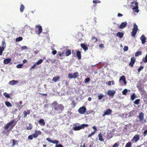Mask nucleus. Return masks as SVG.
<instances>
[{"label":"nucleus","instance_id":"22","mask_svg":"<svg viewBox=\"0 0 147 147\" xmlns=\"http://www.w3.org/2000/svg\"><path fill=\"white\" fill-rule=\"evenodd\" d=\"M98 140L101 142L103 141L104 139L103 138V136L102 134L101 133H99L98 135Z\"/></svg>","mask_w":147,"mask_h":147},{"label":"nucleus","instance_id":"42","mask_svg":"<svg viewBox=\"0 0 147 147\" xmlns=\"http://www.w3.org/2000/svg\"><path fill=\"white\" fill-rule=\"evenodd\" d=\"M107 136L109 139H110L113 137V136L111 133H107Z\"/></svg>","mask_w":147,"mask_h":147},{"label":"nucleus","instance_id":"3","mask_svg":"<svg viewBox=\"0 0 147 147\" xmlns=\"http://www.w3.org/2000/svg\"><path fill=\"white\" fill-rule=\"evenodd\" d=\"M88 126V125L87 124H84L80 125L79 123H76L74 125V127L72 129L74 131H78L83 129L85 127H87Z\"/></svg>","mask_w":147,"mask_h":147},{"label":"nucleus","instance_id":"25","mask_svg":"<svg viewBox=\"0 0 147 147\" xmlns=\"http://www.w3.org/2000/svg\"><path fill=\"white\" fill-rule=\"evenodd\" d=\"M60 77L59 76H56L54 77L53 79V80L55 82H56L59 79Z\"/></svg>","mask_w":147,"mask_h":147},{"label":"nucleus","instance_id":"21","mask_svg":"<svg viewBox=\"0 0 147 147\" xmlns=\"http://www.w3.org/2000/svg\"><path fill=\"white\" fill-rule=\"evenodd\" d=\"M76 55L79 59L80 60L81 59V53L80 51H77L76 52Z\"/></svg>","mask_w":147,"mask_h":147},{"label":"nucleus","instance_id":"45","mask_svg":"<svg viewBox=\"0 0 147 147\" xmlns=\"http://www.w3.org/2000/svg\"><path fill=\"white\" fill-rule=\"evenodd\" d=\"M144 68V67L143 66H140V67L138 69V71L139 73L141 70H142Z\"/></svg>","mask_w":147,"mask_h":147},{"label":"nucleus","instance_id":"19","mask_svg":"<svg viewBox=\"0 0 147 147\" xmlns=\"http://www.w3.org/2000/svg\"><path fill=\"white\" fill-rule=\"evenodd\" d=\"M11 61V58H8L5 59L3 60V63L5 64L9 63Z\"/></svg>","mask_w":147,"mask_h":147},{"label":"nucleus","instance_id":"61","mask_svg":"<svg viewBox=\"0 0 147 147\" xmlns=\"http://www.w3.org/2000/svg\"><path fill=\"white\" fill-rule=\"evenodd\" d=\"M36 65H37V64H36V63H35L33 66H32L31 68L30 69H34L35 68V67L36 66Z\"/></svg>","mask_w":147,"mask_h":147},{"label":"nucleus","instance_id":"46","mask_svg":"<svg viewBox=\"0 0 147 147\" xmlns=\"http://www.w3.org/2000/svg\"><path fill=\"white\" fill-rule=\"evenodd\" d=\"M93 112V111L92 110H90L88 111H86V115L90 114L92 113Z\"/></svg>","mask_w":147,"mask_h":147},{"label":"nucleus","instance_id":"2","mask_svg":"<svg viewBox=\"0 0 147 147\" xmlns=\"http://www.w3.org/2000/svg\"><path fill=\"white\" fill-rule=\"evenodd\" d=\"M16 124L15 119L12 120L11 121L5 125L3 128L5 130H7V132L8 131L9 133L11 130L13 128Z\"/></svg>","mask_w":147,"mask_h":147},{"label":"nucleus","instance_id":"9","mask_svg":"<svg viewBox=\"0 0 147 147\" xmlns=\"http://www.w3.org/2000/svg\"><path fill=\"white\" fill-rule=\"evenodd\" d=\"M136 61V58L134 57H131V59L130 62L129 64V66L132 67Z\"/></svg>","mask_w":147,"mask_h":147},{"label":"nucleus","instance_id":"18","mask_svg":"<svg viewBox=\"0 0 147 147\" xmlns=\"http://www.w3.org/2000/svg\"><path fill=\"white\" fill-rule=\"evenodd\" d=\"M80 46L85 51L87 50L88 49L87 46L84 44L81 43L80 44Z\"/></svg>","mask_w":147,"mask_h":147},{"label":"nucleus","instance_id":"40","mask_svg":"<svg viewBox=\"0 0 147 147\" xmlns=\"http://www.w3.org/2000/svg\"><path fill=\"white\" fill-rule=\"evenodd\" d=\"M127 89H124L123 91L122 92V94L123 95H126V94L127 93Z\"/></svg>","mask_w":147,"mask_h":147},{"label":"nucleus","instance_id":"34","mask_svg":"<svg viewBox=\"0 0 147 147\" xmlns=\"http://www.w3.org/2000/svg\"><path fill=\"white\" fill-rule=\"evenodd\" d=\"M136 98V96L134 93L131 96V99L132 100H133L135 98Z\"/></svg>","mask_w":147,"mask_h":147},{"label":"nucleus","instance_id":"52","mask_svg":"<svg viewBox=\"0 0 147 147\" xmlns=\"http://www.w3.org/2000/svg\"><path fill=\"white\" fill-rule=\"evenodd\" d=\"M93 2L94 3H100V1L98 0H95L93 1Z\"/></svg>","mask_w":147,"mask_h":147},{"label":"nucleus","instance_id":"6","mask_svg":"<svg viewBox=\"0 0 147 147\" xmlns=\"http://www.w3.org/2000/svg\"><path fill=\"white\" fill-rule=\"evenodd\" d=\"M144 114L143 112H142L140 113L138 116L140 121L142 123H143V121H145V120H144Z\"/></svg>","mask_w":147,"mask_h":147},{"label":"nucleus","instance_id":"36","mask_svg":"<svg viewBox=\"0 0 147 147\" xmlns=\"http://www.w3.org/2000/svg\"><path fill=\"white\" fill-rule=\"evenodd\" d=\"M43 60L41 59L40 60H39L38 61L36 62V64H37V65H39V64H41L43 62Z\"/></svg>","mask_w":147,"mask_h":147},{"label":"nucleus","instance_id":"50","mask_svg":"<svg viewBox=\"0 0 147 147\" xmlns=\"http://www.w3.org/2000/svg\"><path fill=\"white\" fill-rule=\"evenodd\" d=\"M23 65L22 64H19L17 65L16 67L18 68H22V67Z\"/></svg>","mask_w":147,"mask_h":147},{"label":"nucleus","instance_id":"5","mask_svg":"<svg viewBox=\"0 0 147 147\" xmlns=\"http://www.w3.org/2000/svg\"><path fill=\"white\" fill-rule=\"evenodd\" d=\"M79 76L78 73L76 72L74 74H69L68 75V77L70 79L76 78Z\"/></svg>","mask_w":147,"mask_h":147},{"label":"nucleus","instance_id":"13","mask_svg":"<svg viewBox=\"0 0 147 147\" xmlns=\"http://www.w3.org/2000/svg\"><path fill=\"white\" fill-rule=\"evenodd\" d=\"M36 28L38 29L37 30L38 31L37 34H40L42 32V30L41 26L39 25H36Z\"/></svg>","mask_w":147,"mask_h":147},{"label":"nucleus","instance_id":"32","mask_svg":"<svg viewBox=\"0 0 147 147\" xmlns=\"http://www.w3.org/2000/svg\"><path fill=\"white\" fill-rule=\"evenodd\" d=\"M24 5L22 4L20 6V10L21 12H23L24 10Z\"/></svg>","mask_w":147,"mask_h":147},{"label":"nucleus","instance_id":"62","mask_svg":"<svg viewBox=\"0 0 147 147\" xmlns=\"http://www.w3.org/2000/svg\"><path fill=\"white\" fill-rule=\"evenodd\" d=\"M46 140H47L49 142L51 143L52 140L51 139L49 138H47L46 139Z\"/></svg>","mask_w":147,"mask_h":147},{"label":"nucleus","instance_id":"8","mask_svg":"<svg viewBox=\"0 0 147 147\" xmlns=\"http://www.w3.org/2000/svg\"><path fill=\"white\" fill-rule=\"evenodd\" d=\"M115 93L116 91L115 90H109L107 91V94L111 98H113Z\"/></svg>","mask_w":147,"mask_h":147},{"label":"nucleus","instance_id":"44","mask_svg":"<svg viewBox=\"0 0 147 147\" xmlns=\"http://www.w3.org/2000/svg\"><path fill=\"white\" fill-rule=\"evenodd\" d=\"M119 146V144L118 142H116L112 146V147H118Z\"/></svg>","mask_w":147,"mask_h":147},{"label":"nucleus","instance_id":"20","mask_svg":"<svg viewBox=\"0 0 147 147\" xmlns=\"http://www.w3.org/2000/svg\"><path fill=\"white\" fill-rule=\"evenodd\" d=\"M38 123L41 125L44 126L45 124L44 119H40Z\"/></svg>","mask_w":147,"mask_h":147},{"label":"nucleus","instance_id":"1","mask_svg":"<svg viewBox=\"0 0 147 147\" xmlns=\"http://www.w3.org/2000/svg\"><path fill=\"white\" fill-rule=\"evenodd\" d=\"M51 107L56 112L60 113L64 109V106L63 105L59 104L56 101H55L51 103Z\"/></svg>","mask_w":147,"mask_h":147},{"label":"nucleus","instance_id":"55","mask_svg":"<svg viewBox=\"0 0 147 147\" xmlns=\"http://www.w3.org/2000/svg\"><path fill=\"white\" fill-rule=\"evenodd\" d=\"M12 146L13 147L16 144V141L14 139L12 140Z\"/></svg>","mask_w":147,"mask_h":147},{"label":"nucleus","instance_id":"49","mask_svg":"<svg viewBox=\"0 0 147 147\" xmlns=\"http://www.w3.org/2000/svg\"><path fill=\"white\" fill-rule=\"evenodd\" d=\"M27 48H28L26 46H22L21 47V50L22 51H23V50H25L26 49H27Z\"/></svg>","mask_w":147,"mask_h":147},{"label":"nucleus","instance_id":"7","mask_svg":"<svg viewBox=\"0 0 147 147\" xmlns=\"http://www.w3.org/2000/svg\"><path fill=\"white\" fill-rule=\"evenodd\" d=\"M86 111V108L84 106L80 107L78 110L79 113L81 114H83L85 113Z\"/></svg>","mask_w":147,"mask_h":147},{"label":"nucleus","instance_id":"28","mask_svg":"<svg viewBox=\"0 0 147 147\" xmlns=\"http://www.w3.org/2000/svg\"><path fill=\"white\" fill-rule=\"evenodd\" d=\"M91 40L93 43H96L98 41V39L97 38L95 37H92Z\"/></svg>","mask_w":147,"mask_h":147},{"label":"nucleus","instance_id":"11","mask_svg":"<svg viewBox=\"0 0 147 147\" xmlns=\"http://www.w3.org/2000/svg\"><path fill=\"white\" fill-rule=\"evenodd\" d=\"M119 82H122L125 85H126L127 82L126 80L125 76L124 75H123L121 76L119 78Z\"/></svg>","mask_w":147,"mask_h":147},{"label":"nucleus","instance_id":"17","mask_svg":"<svg viewBox=\"0 0 147 147\" xmlns=\"http://www.w3.org/2000/svg\"><path fill=\"white\" fill-rule=\"evenodd\" d=\"M18 82L17 80H12L10 81L9 83V84L11 85H14L15 84H17Z\"/></svg>","mask_w":147,"mask_h":147},{"label":"nucleus","instance_id":"26","mask_svg":"<svg viewBox=\"0 0 147 147\" xmlns=\"http://www.w3.org/2000/svg\"><path fill=\"white\" fill-rule=\"evenodd\" d=\"M65 53L66 56H68L71 54V52L70 50H67L66 51Z\"/></svg>","mask_w":147,"mask_h":147},{"label":"nucleus","instance_id":"16","mask_svg":"<svg viewBox=\"0 0 147 147\" xmlns=\"http://www.w3.org/2000/svg\"><path fill=\"white\" fill-rule=\"evenodd\" d=\"M127 24L126 22H122L120 26L119 27L120 29H123L125 28Z\"/></svg>","mask_w":147,"mask_h":147},{"label":"nucleus","instance_id":"59","mask_svg":"<svg viewBox=\"0 0 147 147\" xmlns=\"http://www.w3.org/2000/svg\"><path fill=\"white\" fill-rule=\"evenodd\" d=\"M147 135V129L143 133V135L145 136Z\"/></svg>","mask_w":147,"mask_h":147},{"label":"nucleus","instance_id":"58","mask_svg":"<svg viewBox=\"0 0 147 147\" xmlns=\"http://www.w3.org/2000/svg\"><path fill=\"white\" fill-rule=\"evenodd\" d=\"M33 136L32 135H30L28 136V139L30 140H32L33 139Z\"/></svg>","mask_w":147,"mask_h":147},{"label":"nucleus","instance_id":"48","mask_svg":"<svg viewBox=\"0 0 147 147\" xmlns=\"http://www.w3.org/2000/svg\"><path fill=\"white\" fill-rule=\"evenodd\" d=\"M90 80V79L89 78H88L85 79L84 81L85 83H87L89 82Z\"/></svg>","mask_w":147,"mask_h":147},{"label":"nucleus","instance_id":"15","mask_svg":"<svg viewBox=\"0 0 147 147\" xmlns=\"http://www.w3.org/2000/svg\"><path fill=\"white\" fill-rule=\"evenodd\" d=\"M41 134V132L40 131H36L35 133L33 134L32 135L33 138H35L37 137L38 135H40Z\"/></svg>","mask_w":147,"mask_h":147},{"label":"nucleus","instance_id":"29","mask_svg":"<svg viewBox=\"0 0 147 147\" xmlns=\"http://www.w3.org/2000/svg\"><path fill=\"white\" fill-rule=\"evenodd\" d=\"M1 47H3L4 48H6V44L5 42V41L4 40H2V41L1 43Z\"/></svg>","mask_w":147,"mask_h":147},{"label":"nucleus","instance_id":"27","mask_svg":"<svg viewBox=\"0 0 147 147\" xmlns=\"http://www.w3.org/2000/svg\"><path fill=\"white\" fill-rule=\"evenodd\" d=\"M137 87L140 91H143L144 90V87L141 86L140 85H137Z\"/></svg>","mask_w":147,"mask_h":147},{"label":"nucleus","instance_id":"64","mask_svg":"<svg viewBox=\"0 0 147 147\" xmlns=\"http://www.w3.org/2000/svg\"><path fill=\"white\" fill-rule=\"evenodd\" d=\"M92 128L94 130L93 131V132H95V133H96V131L97 130L95 126H94L92 127Z\"/></svg>","mask_w":147,"mask_h":147},{"label":"nucleus","instance_id":"63","mask_svg":"<svg viewBox=\"0 0 147 147\" xmlns=\"http://www.w3.org/2000/svg\"><path fill=\"white\" fill-rule=\"evenodd\" d=\"M55 147H63V146L61 144L56 145Z\"/></svg>","mask_w":147,"mask_h":147},{"label":"nucleus","instance_id":"51","mask_svg":"<svg viewBox=\"0 0 147 147\" xmlns=\"http://www.w3.org/2000/svg\"><path fill=\"white\" fill-rule=\"evenodd\" d=\"M95 132H91V133L89 134L88 135V138H90L91 137V136H92V135H94L95 134Z\"/></svg>","mask_w":147,"mask_h":147},{"label":"nucleus","instance_id":"41","mask_svg":"<svg viewBox=\"0 0 147 147\" xmlns=\"http://www.w3.org/2000/svg\"><path fill=\"white\" fill-rule=\"evenodd\" d=\"M140 101V99H137L135 101L134 103L136 105H138L139 104Z\"/></svg>","mask_w":147,"mask_h":147},{"label":"nucleus","instance_id":"35","mask_svg":"<svg viewBox=\"0 0 147 147\" xmlns=\"http://www.w3.org/2000/svg\"><path fill=\"white\" fill-rule=\"evenodd\" d=\"M23 40V38L22 37H19L16 39V41L17 42H20Z\"/></svg>","mask_w":147,"mask_h":147},{"label":"nucleus","instance_id":"31","mask_svg":"<svg viewBox=\"0 0 147 147\" xmlns=\"http://www.w3.org/2000/svg\"><path fill=\"white\" fill-rule=\"evenodd\" d=\"M142 54V52L141 51H138L136 53L135 55V57H138L141 55Z\"/></svg>","mask_w":147,"mask_h":147},{"label":"nucleus","instance_id":"37","mask_svg":"<svg viewBox=\"0 0 147 147\" xmlns=\"http://www.w3.org/2000/svg\"><path fill=\"white\" fill-rule=\"evenodd\" d=\"M29 126L26 127V129L27 130H31L32 128V126L30 123H29Z\"/></svg>","mask_w":147,"mask_h":147},{"label":"nucleus","instance_id":"60","mask_svg":"<svg viewBox=\"0 0 147 147\" xmlns=\"http://www.w3.org/2000/svg\"><path fill=\"white\" fill-rule=\"evenodd\" d=\"M52 53L53 55H55L57 53V51L55 50H54L53 51H52Z\"/></svg>","mask_w":147,"mask_h":147},{"label":"nucleus","instance_id":"4","mask_svg":"<svg viewBox=\"0 0 147 147\" xmlns=\"http://www.w3.org/2000/svg\"><path fill=\"white\" fill-rule=\"evenodd\" d=\"M138 30V26L136 24H135L134 25V28L132 30V31L131 33V35L132 36L134 37L135 36Z\"/></svg>","mask_w":147,"mask_h":147},{"label":"nucleus","instance_id":"57","mask_svg":"<svg viewBox=\"0 0 147 147\" xmlns=\"http://www.w3.org/2000/svg\"><path fill=\"white\" fill-rule=\"evenodd\" d=\"M23 113H24V117H25V118L26 117H27V112L26 111H24L23 112Z\"/></svg>","mask_w":147,"mask_h":147},{"label":"nucleus","instance_id":"43","mask_svg":"<svg viewBox=\"0 0 147 147\" xmlns=\"http://www.w3.org/2000/svg\"><path fill=\"white\" fill-rule=\"evenodd\" d=\"M103 97H104L103 95L102 94H100L98 96V99L99 100H101Z\"/></svg>","mask_w":147,"mask_h":147},{"label":"nucleus","instance_id":"30","mask_svg":"<svg viewBox=\"0 0 147 147\" xmlns=\"http://www.w3.org/2000/svg\"><path fill=\"white\" fill-rule=\"evenodd\" d=\"M5 103L7 107H12V105L9 102L6 101Z\"/></svg>","mask_w":147,"mask_h":147},{"label":"nucleus","instance_id":"24","mask_svg":"<svg viewBox=\"0 0 147 147\" xmlns=\"http://www.w3.org/2000/svg\"><path fill=\"white\" fill-rule=\"evenodd\" d=\"M133 10L134 12L138 13L139 11L138 9V7H135L133 8Z\"/></svg>","mask_w":147,"mask_h":147},{"label":"nucleus","instance_id":"14","mask_svg":"<svg viewBox=\"0 0 147 147\" xmlns=\"http://www.w3.org/2000/svg\"><path fill=\"white\" fill-rule=\"evenodd\" d=\"M140 39L141 40L142 44H144L146 42V38L144 35H142L140 37Z\"/></svg>","mask_w":147,"mask_h":147},{"label":"nucleus","instance_id":"47","mask_svg":"<svg viewBox=\"0 0 147 147\" xmlns=\"http://www.w3.org/2000/svg\"><path fill=\"white\" fill-rule=\"evenodd\" d=\"M3 95L5 97H6L7 98H10V96H9V94H8L7 93H6V92L4 93H3Z\"/></svg>","mask_w":147,"mask_h":147},{"label":"nucleus","instance_id":"56","mask_svg":"<svg viewBox=\"0 0 147 147\" xmlns=\"http://www.w3.org/2000/svg\"><path fill=\"white\" fill-rule=\"evenodd\" d=\"M71 105H73L72 107H75L76 106V102L74 100H73L72 102Z\"/></svg>","mask_w":147,"mask_h":147},{"label":"nucleus","instance_id":"33","mask_svg":"<svg viewBox=\"0 0 147 147\" xmlns=\"http://www.w3.org/2000/svg\"><path fill=\"white\" fill-rule=\"evenodd\" d=\"M5 49L3 47H1V46L0 47V55H2L3 52Z\"/></svg>","mask_w":147,"mask_h":147},{"label":"nucleus","instance_id":"54","mask_svg":"<svg viewBox=\"0 0 147 147\" xmlns=\"http://www.w3.org/2000/svg\"><path fill=\"white\" fill-rule=\"evenodd\" d=\"M59 142V141L57 140H52V142L53 144H57Z\"/></svg>","mask_w":147,"mask_h":147},{"label":"nucleus","instance_id":"39","mask_svg":"<svg viewBox=\"0 0 147 147\" xmlns=\"http://www.w3.org/2000/svg\"><path fill=\"white\" fill-rule=\"evenodd\" d=\"M142 61L145 63L147 62V54H146L145 57L143 58Z\"/></svg>","mask_w":147,"mask_h":147},{"label":"nucleus","instance_id":"10","mask_svg":"<svg viewBox=\"0 0 147 147\" xmlns=\"http://www.w3.org/2000/svg\"><path fill=\"white\" fill-rule=\"evenodd\" d=\"M112 112V110L110 109H108L105 110L102 114V116L104 117L106 115H109L111 114Z\"/></svg>","mask_w":147,"mask_h":147},{"label":"nucleus","instance_id":"53","mask_svg":"<svg viewBox=\"0 0 147 147\" xmlns=\"http://www.w3.org/2000/svg\"><path fill=\"white\" fill-rule=\"evenodd\" d=\"M128 49V47L127 46H125L124 47L123 49L124 51H127Z\"/></svg>","mask_w":147,"mask_h":147},{"label":"nucleus","instance_id":"23","mask_svg":"<svg viewBox=\"0 0 147 147\" xmlns=\"http://www.w3.org/2000/svg\"><path fill=\"white\" fill-rule=\"evenodd\" d=\"M116 35L120 38H122L123 37V34L122 32H119L116 34Z\"/></svg>","mask_w":147,"mask_h":147},{"label":"nucleus","instance_id":"12","mask_svg":"<svg viewBox=\"0 0 147 147\" xmlns=\"http://www.w3.org/2000/svg\"><path fill=\"white\" fill-rule=\"evenodd\" d=\"M140 136L138 134L135 135L133 139H131V141H133L134 140L135 142H137L139 139Z\"/></svg>","mask_w":147,"mask_h":147},{"label":"nucleus","instance_id":"38","mask_svg":"<svg viewBox=\"0 0 147 147\" xmlns=\"http://www.w3.org/2000/svg\"><path fill=\"white\" fill-rule=\"evenodd\" d=\"M131 142H129L126 144L125 147H131Z\"/></svg>","mask_w":147,"mask_h":147}]
</instances>
